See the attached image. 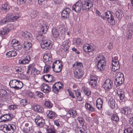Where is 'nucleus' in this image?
<instances>
[{
    "mask_svg": "<svg viewBox=\"0 0 133 133\" xmlns=\"http://www.w3.org/2000/svg\"><path fill=\"white\" fill-rule=\"evenodd\" d=\"M46 130L47 133H56L55 129L52 126L47 127Z\"/></svg>",
    "mask_w": 133,
    "mask_h": 133,
    "instance_id": "nucleus-31",
    "label": "nucleus"
},
{
    "mask_svg": "<svg viewBox=\"0 0 133 133\" xmlns=\"http://www.w3.org/2000/svg\"><path fill=\"white\" fill-rule=\"evenodd\" d=\"M52 76L50 74L45 75L43 76V78L46 82H50L51 81Z\"/></svg>",
    "mask_w": 133,
    "mask_h": 133,
    "instance_id": "nucleus-30",
    "label": "nucleus"
},
{
    "mask_svg": "<svg viewBox=\"0 0 133 133\" xmlns=\"http://www.w3.org/2000/svg\"><path fill=\"white\" fill-rule=\"evenodd\" d=\"M24 48L26 50H28L30 49L32 46L31 43L27 41H24L23 44Z\"/></svg>",
    "mask_w": 133,
    "mask_h": 133,
    "instance_id": "nucleus-28",
    "label": "nucleus"
},
{
    "mask_svg": "<svg viewBox=\"0 0 133 133\" xmlns=\"http://www.w3.org/2000/svg\"><path fill=\"white\" fill-rule=\"evenodd\" d=\"M52 33L53 36L55 38H57L58 37L59 33L58 29L53 28L52 30Z\"/></svg>",
    "mask_w": 133,
    "mask_h": 133,
    "instance_id": "nucleus-32",
    "label": "nucleus"
},
{
    "mask_svg": "<svg viewBox=\"0 0 133 133\" xmlns=\"http://www.w3.org/2000/svg\"><path fill=\"white\" fill-rule=\"evenodd\" d=\"M32 67L31 70V74L33 75H38L40 72V71L36 69L35 67V65L34 64H32Z\"/></svg>",
    "mask_w": 133,
    "mask_h": 133,
    "instance_id": "nucleus-29",
    "label": "nucleus"
},
{
    "mask_svg": "<svg viewBox=\"0 0 133 133\" xmlns=\"http://www.w3.org/2000/svg\"><path fill=\"white\" fill-rule=\"evenodd\" d=\"M77 119L80 123H83L84 119L82 117H78Z\"/></svg>",
    "mask_w": 133,
    "mask_h": 133,
    "instance_id": "nucleus-64",
    "label": "nucleus"
},
{
    "mask_svg": "<svg viewBox=\"0 0 133 133\" xmlns=\"http://www.w3.org/2000/svg\"><path fill=\"white\" fill-rule=\"evenodd\" d=\"M105 57L102 55H98L96 58L95 60L98 69L99 71H102L106 67V63Z\"/></svg>",
    "mask_w": 133,
    "mask_h": 133,
    "instance_id": "nucleus-2",
    "label": "nucleus"
},
{
    "mask_svg": "<svg viewBox=\"0 0 133 133\" xmlns=\"http://www.w3.org/2000/svg\"><path fill=\"white\" fill-rule=\"evenodd\" d=\"M83 64L81 62H77L73 65L72 67L74 70L82 69L83 68Z\"/></svg>",
    "mask_w": 133,
    "mask_h": 133,
    "instance_id": "nucleus-18",
    "label": "nucleus"
},
{
    "mask_svg": "<svg viewBox=\"0 0 133 133\" xmlns=\"http://www.w3.org/2000/svg\"><path fill=\"white\" fill-rule=\"evenodd\" d=\"M49 26L47 23L45 22H42L41 23V30L43 34H45L48 31Z\"/></svg>",
    "mask_w": 133,
    "mask_h": 133,
    "instance_id": "nucleus-11",
    "label": "nucleus"
},
{
    "mask_svg": "<svg viewBox=\"0 0 133 133\" xmlns=\"http://www.w3.org/2000/svg\"><path fill=\"white\" fill-rule=\"evenodd\" d=\"M15 71L16 73H19L22 71V69L20 67H17L15 68Z\"/></svg>",
    "mask_w": 133,
    "mask_h": 133,
    "instance_id": "nucleus-63",
    "label": "nucleus"
},
{
    "mask_svg": "<svg viewBox=\"0 0 133 133\" xmlns=\"http://www.w3.org/2000/svg\"><path fill=\"white\" fill-rule=\"evenodd\" d=\"M129 30L127 33V36L129 39H131L133 35V23H130Z\"/></svg>",
    "mask_w": 133,
    "mask_h": 133,
    "instance_id": "nucleus-16",
    "label": "nucleus"
},
{
    "mask_svg": "<svg viewBox=\"0 0 133 133\" xmlns=\"http://www.w3.org/2000/svg\"><path fill=\"white\" fill-rule=\"evenodd\" d=\"M30 56L28 55L22 60H19V62L20 64H25L28 63L30 60Z\"/></svg>",
    "mask_w": 133,
    "mask_h": 133,
    "instance_id": "nucleus-22",
    "label": "nucleus"
},
{
    "mask_svg": "<svg viewBox=\"0 0 133 133\" xmlns=\"http://www.w3.org/2000/svg\"><path fill=\"white\" fill-rule=\"evenodd\" d=\"M68 113L72 116H76L77 115L76 111L72 109L69 110L68 112Z\"/></svg>",
    "mask_w": 133,
    "mask_h": 133,
    "instance_id": "nucleus-42",
    "label": "nucleus"
},
{
    "mask_svg": "<svg viewBox=\"0 0 133 133\" xmlns=\"http://www.w3.org/2000/svg\"><path fill=\"white\" fill-rule=\"evenodd\" d=\"M22 35L24 37L28 39L30 38L31 34L28 32L26 31L23 32L22 33Z\"/></svg>",
    "mask_w": 133,
    "mask_h": 133,
    "instance_id": "nucleus-38",
    "label": "nucleus"
},
{
    "mask_svg": "<svg viewBox=\"0 0 133 133\" xmlns=\"http://www.w3.org/2000/svg\"><path fill=\"white\" fill-rule=\"evenodd\" d=\"M74 70V76L75 77L79 79L82 77L84 75V72L82 69Z\"/></svg>",
    "mask_w": 133,
    "mask_h": 133,
    "instance_id": "nucleus-15",
    "label": "nucleus"
},
{
    "mask_svg": "<svg viewBox=\"0 0 133 133\" xmlns=\"http://www.w3.org/2000/svg\"><path fill=\"white\" fill-rule=\"evenodd\" d=\"M9 30L10 29L7 27L2 28L0 31V36H2L3 35H6Z\"/></svg>",
    "mask_w": 133,
    "mask_h": 133,
    "instance_id": "nucleus-23",
    "label": "nucleus"
},
{
    "mask_svg": "<svg viewBox=\"0 0 133 133\" xmlns=\"http://www.w3.org/2000/svg\"><path fill=\"white\" fill-rule=\"evenodd\" d=\"M93 5L91 0H86L82 2L79 1L73 5L72 10L76 12L80 11L81 9L83 11H87L92 7Z\"/></svg>",
    "mask_w": 133,
    "mask_h": 133,
    "instance_id": "nucleus-1",
    "label": "nucleus"
},
{
    "mask_svg": "<svg viewBox=\"0 0 133 133\" xmlns=\"http://www.w3.org/2000/svg\"><path fill=\"white\" fill-rule=\"evenodd\" d=\"M2 7L6 11L9 10L10 8V6L8 3H5L2 5Z\"/></svg>",
    "mask_w": 133,
    "mask_h": 133,
    "instance_id": "nucleus-46",
    "label": "nucleus"
},
{
    "mask_svg": "<svg viewBox=\"0 0 133 133\" xmlns=\"http://www.w3.org/2000/svg\"><path fill=\"white\" fill-rule=\"evenodd\" d=\"M84 51L87 53H92V51L94 50V45L92 44H85L83 47Z\"/></svg>",
    "mask_w": 133,
    "mask_h": 133,
    "instance_id": "nucleus-8",
    "label": "nucleus"
},
{
    "mask_svg": "<svg viewBox=\"0 0 133 133\" xmlns=\"http://www.w3.org/2000/svg\"><path fill=\"white\" fill-rule=\"evenodd\" d=\"M36 95L39 98H42L43 97V94L41 92L37 91L36 92Z\"/></svg>",
    "mask_w": 133,
    "mask_h": 133,
    "instance_id": "nucleus-57",
    "label": "nucleus"
},
{
    "mask_svg": "<svg viewBox=\"0 0 133 133\" xmlns=\"http://www.w3.org/2000/svg\"><path fill=\"white\" fill-rule=\"evenodd\" d=\"M19 43V41L15 39H14L12 40L11 42V45L13 47L14 46H15L16 45Z\"/></svg>",
    "mask_w": 133,
    "mask_h": 133,
    "instance_id": "nucleus-44",
    "label": "nucleus"
},
{
    "mask_svg": "<svg viewBox=\"0 0 133 133\" xmlns=\"http://www.w3.org/2000/svg\"><path fill=\"white\" fill-rule=\"evenodd\" d=\"M51 68V67L49 65H46L44 67L43 72L44 73H47L49 71V69Z\"/></svg>",
    "mask_w": 133,
    "mask_h": 133,
    "instance_id": "nucleus-45",
    "label": "nucleus"
},
{
    "mask_svg": "<svg viewBox=\"0 0 133 133\" xmlns=\"http://www.w3.org/2000/svg\"><path fill=\"white\" fill-rule=\"evenodd\" d=\"M113 14L112 12L108 11L105 13V15L108 21L112 25H114L115 23Z\"/></svg>",
    "mask_w": 133,
    "mask_h": 133,
    "instance_id": "nucleus-6",
    "label": "nucleus"
},
{
    "mask_svg": "<svg viewBox=\"0 0 133 133\" xmlns=\"http://www.w3.org/2000/svg\"><path fill=\"white\" fill-rule=\"evenodd\" d=\"M74 91L78 100L79 101H82L83 98L81 96V93L78 90H74Z\"/></svg>",
    "mask_w": 133,
    "mask_h": 133,
    "instance_id": "nucleus-37",
    "label": "nucleus"
},
{
    "mask_svg": "<svg viewBox=\"0 0 133 133\" xmlns=\"http://www.w3.org/2000/svg\"><path fill=\"white\" fill-rule=\"evenodd\" d=\"M32 18H35L37 17V13L36 11H34L30 14Z\"/></svg>",
    "mask_w": 133,
    "mask_h": 133,
    "instance_id": "nucleus-54",
    "label": "nucleus"
},
{
    "mask_svg": "<svg viewBox=\"0 0 133 133\" xmlns=\"http://www.w3.org/2000/svg\"><path fill=\"white\" fill-rule=\"evenodd\" d=\"M18 107L17 105H10L8 107V108L10 110H14L16 109Z\"/></svg>",
    "mask_w": 133,
    "mask_h": 133,
    "instance_id": "nucleus-55",
    "label": "nucleus"
},
{
    "mask_svg": "<svg viewBox=\"0 0 133 133\" xmlns=\"http://www.w3.org/2000/svg\"><path fill=\"white\" fill-rule=\"evenodd\" d=\"M17 80V79H13L10 81L9 85L11 88L15 89Z\"/></svg>",
    "mask_w": 133,
    "mask_h": 133,
    "instance_id": "nucleus-34",
    "label": "nucleus"
},
{
    "mask_svg": "<svg viewBox=\"0 0 133 133\" xmlns=\"http://www.w3.org/2000/svg\"><path fill=\"white\" fill-rule=\"evenodd\" d=\"M32 109L36 112L42 113L44 111V109L41 106L36 105L32 107Z\"/></svg>",
    "mask_w": 133,
    "mask_h": 133,
    "instance_id": "nucleus-20",
    "label": "nucleus"
},
{
    "mask_svg": "<svg viewBox=\"0 0 133 133\" xmlns=\"http://www.w3.org/2000/svg\"><path fill=\"white\" fill-rule=\"evenodd\" d=\"M113 85L112 81L109 79H107L105 81L103 85L104 89L108 91L111 89Z\"/></svg>",
    "mask_w": 133,
    "mask_h": 133,
    "instance_id": "nucleus-10",
    "label": "nucleus"
},
{
    "mask_svg": "<svg viewBox=\"0 0 133 133\" xmlns=\"http://www.w3.org/2000/svg\"><path fill=\"white\" fill-rule=\"evenodd\" d=\"M40 88L41 90L45 93H48L51 90L50 87L48 84H43L41 86Z\"/></svg>",
    "mask_w": 133,
    "mask_h": 133,
    "instance_id": "nucleus-13",
    "label": "nucleus"
},
{
    "mask_svg": "<svg viewBox=\"0 0 133 133\" xmlns=\"http://www.w3.org/2000/svg\"><path fill=\"white\" fill-rule=\"evenodd\" d=\"M19 17L16 16H10L9 18H8L9 21L13 22L16 21L18 19Z\"/></svg>",
    "mask_w": 133,
    "mask_h": 133,
    "instance_id": "nucleus-41",
    "label": "nucleus"
},
{
    "mask_svg": "<svg viewBox=\"0 0 133 133\" xmlns=\"http://www.w3.org/2000/svg\"><path fill=\"white\" fill-rule=\"evenodd\" d=\"M108 104L109 105L112 109L114 108L115 107V101L112 97H109Z\"/></svg>",
    "mask_w": 133,
    "mask_h": 133,
    "instance_id": "nucleus-21",
    "label": "nucleus"
},
{
    "mask_svg": "<svg viewBox=\"0 0 133 133\" xmlns=\"http://www.w3.org/2000/svg\"><path fill=\"white\" fill-rule=\"evenodd\" d=\"M133 130L132 128L131 127L128 128L127 129H125L124 132V133H132Z\"/></svg>",
    "mask_w": 133,
    "mask_h": 133,
    "instance_id": "nucleus-53",
    "label": "nucleus"
},
{
    "mask_svg": "<svg viewBox=\"0 0 133 133\" xmlns=\"http://www.w3.org/2000/svg\"><path fill=\"white\" fill-rule=\"evenodd\" d=\"M70 9L68 8H66L63 10L61 13V16L64 19L67 18L69 17Z\"/></svg>",
    "mask_w": 133,
    "mask_h": 133,
    "instance_id": "nucleus-17",
    "label": "nucleus"
},
{
    "mask_svg": "<svg viewBox=\"0 0 133 133\" xmlns=\"http://www.w3.org/2000/svg\"><path fill=\"white\" fill-rule=\"evenodd\" d=\"M47 116H56L57 115L55 112L52 111H48L46 112Z\"/></svg>",
    "mask_w": 133,
    "mask_h": 133,
    "instance_id": "nucleus-39",
    "label": "nucleus"
},
{
    "mask_svg": "<svg viewBox=\"0 0 133 133\" xmlns=\"http://www.w3.org/2000/svg\"><path fill=\"white\" fill-rule=\"evenodd\" d=\"M112 70L115 71L118 69L120 68L119 62L118 60V57L117 56H112Z\"/></svg>",
    "mask_w": 133,
    "mask_h": 133,
    "instance_id": "nucleus-5",
    "label": "nucleus"
},
{
    "mask_svg": "<svg viewBox=\"0 0 133 133\" xmlns=\"http://www.w3.org/2000/svg\"><path fill=\"white\" fill-rule=\"evenodd\" d=\"M0 93L2 97H4L6 95L7 92L5 90L2 89L0 90Z\"/></svg>",
    "mask_w": 133,
    "mask_h": 133,
    "instance_id": "nucleus-51",
    "label": "nucleus"
},
{
    "mask_svg": "<svg viewBox=\"0 0 133 133\" xmlns=\"http://www.w3.org/2000/svg\"><path fill=\"white\" fill-rule=\"evenodd\" d=\"M116 78L115 79V83L117 86L121 85L124 81V75L121 72H116L115 75Z\"/></svg>",
    "mask_w": 133,
    "mask_h": 133,
    "instance_id": "nucleus-3",
    "label": "nucleus"
},
{
    "mask_svg": "<svg viewBox=\"0 0 133 133\" xmlns=\"http://www.w3.org/2000/svg\"><path fill=\"white\" fill-rule=\"evenodd\" d=\"M16 84H16V86L15 89H20L23 87V83L17 80Z\"/></svg>",
    "mask_w": 133,
    "mask_h": 133,
    "instance_id": "nucleus-35",
    "label": "nucleus"
},
{
    "mask_svg": "<svg viewBox=\"0 0 133 133\" xmlns=\"http://www.w3.org/2000/svg\"><path fill=\"white\" fill-rule=\"evenodd\" d=\"M68 92L69 96L71 97L72 98H75V96L74 93L69 90H68Z\"/></svg>",
    "mask_w": 133,
    "mask_h": 133,
    "instance_id": "nucleus-59",
    "label": "nucleus"
},
{
    "mask_svg": "<svg viewBox=\"0 0 133 133\" xmlns=\"http://www.w3.org/2000/svg\"><path fill=\"white\" fill-rule=\"evenodd\" d=\"M97 78L95 76H91L89 79L88 83L89 85L93 87L96 86L97 83Z\"/></svg>",
    "mask_w": 133,
    "mask_h": 133,
    "instance_id": "nucleus-14",
    "label": "nucleus"
},
{
    "mask_svg": "<svg viewBox=\"0 0 133 133\" xmlns=\"http://www.w3.org/2000/svg\"><path fill=\"white\" fill-rule=\"evenodd\" d=\"M81 40L79 38L75 39L73 40V43L75 45H79L81 43Z\"/></svg>",
    "mask_w": 133,
    "mask_h": 133,
    "instance_id": "nucleus-49",
    "label": "nucleus"
},
{
    "mask_svg": "<svg viewBox=\"0 0 133 133\" xmlns=\"http://www.w3.org/2000/svg\"><path fill=\"white\" fill-rule=\"evenodd\" d=\"M103 101L100 98H99L96 101V106L99 110L101 109L102 107Z\"/></svg>",
    "mask_w": 133,
    "mask_h": 133,
    "instance_id": "nucleus-26",
    "label": "nucleus"
},
{
    "mask_svg": "<svg viewBox=\"0 0 133 133\" xmlns=\"http://www.w3.org/2000/svg\"><path fill=\"white\" fill-rule=\"evenodd\" d=\"M17 54V52L15 50H12L7 52L5 54L6 56L8 58L15 56Z\"/></svg>",
    "mask_w": 133,
    "mask_h": 133,
    "instance_id": "nucleus-25",
    "label": "nucleus"
},
{
    "mask_svg": "<svg viewBox=\"0 0 133 133\" xmlns=\"http://www.w3.org/2000/svg\"><path fill=\"white\" fill-rule=\"evenodd\" d=\"M32 64H30L28 66L27 70L26 72V74H29V73H30V70H31V69H32Z\"/></svg>",
    "mask_w": 133,
    "mask_h": 133,
    "instance_id": "nucleus-61",
    "label": "nucleus"
},
{
    "mask_svg": "<svg viewBox=\"0 0 133 133\" xmlns=\"http://www.w3.org/2000/svg\"><path fill=\"white\" fill-rule=\"evenodd\" d=\"M85 107L86 109L89 111H93L95 110L94 109L92 105L88 103H86Z\"/></svg>",
    "mask_w": 133,
    "mask_h": 133,
    "instance_id": "nucleus-33",
    "label": "nucleus"
},
{
    "mask_svg": "<svg viewBox=\"0 0 133 133\" xmlns=\"http://www.w3.org/2000/svg\"><path fill=\"white\" fill-rule=\"evenodd\" d=\"M9 22V20L8 17L6 18H4L2 19L0 21L1 24L3 25L6 24V23Z\"/></svg>",
    "mask_w": 133,
    "mask_h": 133,
    "instance_id": "nucleus-52",
    "label": "nucleus"
},
{
    "mask_svg": "<svg viewBox=\"0 0 133 133\" xmlns=\"http://www.w3.org/2000/svg\"><path fill=\"white\" fill-rule=\"evenodd\" d=\"M83 92L87 96L90 95L91 93V91L88 88H85L83 90Z\"/></svg>",
    "mask_w": 133,
    "mask_h": 133,
    "instance_id": "nucleus-43",
    "label": "nucleus"
},
{
    "mask_svg": "<svg viewBox=\"0 0 133 133\" xmlns=\"http://www.w3.org/2000/svg\"><path fill=\"white\" fill-rule=\"evenodd\" d=\"M3 117H0V122H5L6 121H10L13 117H8V118H6V119H2V118Z\"/></svg>",
    "mask_w": 133,
    "mask_h": 133,
    "instance_id": "nucleus-48",
    "label": "nucleus"
},
{
    "mask_svg": "<svg viewBox=\"0 0 133 133\" xmlns=\"http://www.w3.org/2000/svg\"><path fill=\"white\" fill-rule=\"evenodd\" d=\"M131 110L129 107H125L121 111V112L122 114V116H128L131 112Z\"/></svg>",
    "mask_w": 133,
    "mask_h": 133,
    "instance_id": "nucleus-19",
    "label": "nucleus"
},
{
    "mask_svg": "<svg viewBox=\"0 0 133 133\" xmlns=\"http://www.w3.org/2000/svg\"><path fill=\"white\" fill-rule=\"evenodd\" d=\"M26 1V0H17V3L18 5L24 4Z\"/></svg>",
    "mask_w": 133,
    "mask_h": 133,
    "instance_id": "nucleus-58",
    "label": "nucleus"
},
{
    "mask_svg": "<svg viewBox=\"0 0 133 133\" xmlns=\"http://www.w3.org/2000/svg\"><path fill=\"white\" fill-rule=\"evenodd\" d=\"M0 129L5 133H7L9 131H14L16 129V127L14 124H5L0 126Z\"/></svg>",
    "mask_w": 133,
    "mask_h": 133,
    "instance_id": "nucleus-4",
    "label": "nucleus"
},
{
    "mask_svg": "<svg viewBox=\"0 0 133 133\" xmlns=\"http://www.w3.org/2000/svg\"><path fill=\"white\" fill-rule=\"evenodd\" d=\"M21 104L23 105H25L27 104V101L25 99H22L21 101Z\"/></svg>",
    "mask_w": 133,
    "mask_h": 133,
    "instance_id": "nucleus-60",
    "label": "nucleus"
},
{
    "mask_svg": "<svg viewBox=\"0 0 133 133\" xmlns=\"http://www.w3.org/2000/svg\"><path fill=\"white\" fill-rule=\"evenodd\" d=\"M116 16L117 17H120L122 16V14L121 10H120L116 11L115 13Z\"/></svg>",
    "mask_w": 133,
    "mask_h": 133,
    "instance_id": "nucleus-56",
    "label": "nucleus"
},
{
    "mask_svg": "<svg viewBox=\"0 0 133 133\" xmlns=\"http://www.w3.org/2000/svg\"><path fill=\"white\" fill-rule=\"evenodd\" d=\"M117 93L120 99L121 100H123L124 97L123 91L120 89L118 88L117 89Z\"/></svg>",
    "mask_w": 133,
    "mask_h": 133,
    "instance_id": "nucleus-24",
    "label": "nucleus"
},
{
    "mask_svg": "<svg viewBox=\"0 0 133 133\" xmlns=\"http://www.w3.org/2000/svg\"><path fill=\"white\" fill-rule=\"evenodd\" d=\"M22 47V45L20 44V43H19L15 46H14L13 48L14 49L16 50L19 51L21 49Z\"/></svg>",
    "mask_w": 133,
    "mask_h": 133,
    "instance_id": "nucleus-50",
    "label": "nucleus"
},
{
    "mask_svg": "<svg viewBox=\"0 0 133 133\" xmlns=\"http://www.w3.org/2000/svg\"><path fill=\"white\" fill-rule=\"evenodd\" d=\"M35 122L40 127H43L45 124V120L42 117H37L35 119Z\"/></svg>",
    "mask_w": 133,
    "mask_h": 133,
    "instance_id": "nucleus-12",
    "label": "nucleus"
},
{
    "mask_svg": "<svg viewBox=\"0 0 133 133\" xmlns=\"http://www.w3.org/2000/svg\"><path fill=\"white\" fill-rule=\"evenodd\" d=\"M51 56L50 53H46L43 56V59L46 61H48L51 60Z\"/></svg>",
    "mask_w": 133,
    "mask_h": 133,
    "instance_id": "nucleus-36",
    "label": "nucleus"
},
{
    "mask_svg": "<svg viewBox=\"0 0 133 133\" xmlns=\"http://www.w3.org/2000/svg\"><path fill=\"white\" fill-rule=\"evenodd\" d=\"M63 86L61 82H58L56 83L52 86V91L54 92L57 93L60 90L63 89Z\"/></svg>",
    "mask_w": 133,
    "mask_h": 133,
    "instance_id": "nucleus-9",
    "label": "nucleus"
},
{
    "mask_svg": "<svg viewBox=\"0 0 133 133\" xmlns=\"http://www.w3.org/2000/svg\"><path fill=\"white\" fill-rule=\"evenodd\" d=\"M41 45L42 48L49 50L52 47V42L49 40H45L42 42Z\"/></svg>",
    "mask_w": 133,
    "mask_h": 133,
    "instance_id": "nucleus-7",
    "label": "nucleus"
},
{
    "mask_svg": "<svg viewBox=\"0 0 133 133\" xmlns=\"http://www.w3.org/2000/svg\"><path fill=\"white\" fill-rule=\"evenodd\" d=\"M37 39L39 42H42L45 40L44 37L42 35H39L37 37Z\"/></svg>",
    "mask_w": 133,
    "mask_h": 133,
    "instance_id": "nucleus-47",
    "label": "nucleus"
},
{
    "mask_svg": "<svg viewBox=\"0 0 133 133\" xmlns=\"http://www.w3.org/2000/svg\"><path fill=\"white\" fill-rule=\"evenodd\" d=\"M54 63L56 64H59V65L58 66V68L57 70H55L54 71L55 72L57 73H59L60 72L62 68V62L60 61L57 60L56 61L54 62Z\"/></svg>",
    "mask_w": 133,
    "mask_h": 133,
    "instance_id": "nucleus-27",
    "label": "nucleus"
},
{
    "mask_svg": "<svg viewBox=\"0 0 133 133\" xmlns=\"http://www.w3.org/2000/svg\"><path fill=\"white\" fill-rule=\"evenodd\" d=\"M44 105L49 108H51L52 107V104L49 101H46L45 102Z\"/></svg>",
    "mask_w": 133,
    "mask_h": 133,
    "instance_id": "nucleus-40",
    "label": "nucleus"
},
{
    "mask_svg": "<svg viewBox=\"0 0 133 133\" xmlns=\"http://www.w3.org/2000/svg\"><path fill=\"white\" fill-rule=\"evenodd\" d=\"M34 95V93L30 91H28L27 93V95L30 98L33 97Z\"/></svg>",
    "mask_w": 133,
    "mask_h": 133,
    "instance_id": "nucleus-62",
    "label": "nucleus"
}]
</instances>
